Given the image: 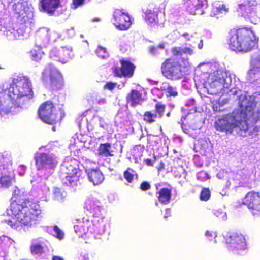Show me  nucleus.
<instances>
[{"label":"nucleus","instance_id":"1","mask_svg":"<svg viewBox=\"0 0 260 260\" xmlns=\"http://www.w3.org/2000/svg\"><path fill=\"white\" fill-rule=\"evenodd\" d=\"M6 212L14 220H8L7 224L17 228L19 225L31 226L35 224L42 211L39 202L29 198L26 192L15 187Z\"/></svg>","mask_w":260,"mask_h":260},{"label":"nucleus","instance_id":"3","mask_svg":"<svg viewBox=\"0 0 260 260\" xmlns=\"http://www.w3.org/2000/svg\"><path fill=\"white\" fill-rule=\"evenodd\" d=\"M80 161L70 158L62 165L59 177L62 183L68 186H75L81 183L85 177L83 171L80 169Z\"/></svg>","mask_w":260,"mask_h":260},{"label":"nucleus","instance_id":"11","mask_svg":"<svg viewBox=\"0 0 260 260\" xmlns=\"http://www.w3.org/2000/svg\"><path fill=\"white\" fill-rule=\"evenodd\" d=\"M237 12L252 24H257L259 21L260 17L258 15L256 5L248 0H244L243 3L239 4Z\"/></svg>","mask_w":260,"mask_h":260},{"label":"nucleus","instance_id":"48","mask_svg":"<svg viewBox=\"0 0 260 260\" xmlns=\"http://www.w3.org/2000/svg\"><path fill=\"white\" fill-rule=\"evenodd\" d=\"M52 260H63V259L59 256H53Z\"/></svg>","mask_w":260,"mask_h":260},{"label":"nucleus","instance_id":"42","mask_svg":"<svg viewBox=\"0 0 260 260\" xmlns=\"http://www.w3.org/2000/svg\"><path fill=\"white\" fill-rule=\"evenodd\" d=\"M182 55L183 54L191 55L193 54V50L190 47H185L182 48Z\"/></svg>","mask_w":260,"mask_h":260},{"label":"nucleus","instance_id":"12","mask_svg":"<svg viewBox=\"0 0 260 260\" xmlns=\"http://www.w3.org/2000/svg\"><path fill=\"white\" fill-rule=\"evenodd\" d=\"M242 204L247 206L253 215L260 214V192H248L243 198Z\"/></svg>","mask_w":260,"mask_h":260},{"label":"nucleus","instance_id":"7","mask_svg":"<svg viewBox=\"0 0 260 260\" xmlns=\"http://www.w3.org/2000/svg\"><path fill=\"white\" fill-rule=\"evenodd\" d=\"M37 115L42 121L51 125L60 122L62 117L55 104L51 101H45L39 106Z\"/></svg>","mask_w":260,"mask_h":260},{"label":"nucleus","instance_id":"51","mask_svg":"<svg viewBox=\"0 0 260 260\" xmlns=\"http://www.w3.org/2000/svg\"><path fill=\"white\" fill-rule=\"evenodd\" d=\"M205 235L206 236H211V234L209 233V232L208 231H206V233H205Z\"/></svg>","mask_w":260,"mask_h":260},{"label":"nucleus","instance_id":"45","mask_svg":"<svg viewBox=\"0 0 260 260\" xmlns=\"http://www.w3.org/2000/svg\"><path fill=\"white\" fill-rule=\"evenodd\" d=\"M165 165L164 162H160L158 166L157 167L158 171L160 172L163 171L165 169Z\"/></svg>","mask_w":260,"mask_h":260},{"label":"nucleus","instance_id":"19","mask_svg":"<svg viewBox=\"0 0 260 260\" xmlns=\"http://www.w3.org/2000/svg\"><path fill=\"white\" fill-rule=\"evenodd\" d=\"M209 89L211 90V94H216L224 87L225 78L222 73H217L208 78Z\"/></svg>","mask_w":260,"mask_h":260},{"label":"nucleus","instance_id":"15","mask_svg":"<svg viewBox=\"0 0 260 260\" xmlns=\"http://www.w3.org/2000/svg\"><path fill=\"white\" fill-rule=\"evenodd\" d=\"M84 208L95 218L92 221L103 220L104 217L101 213L102 206L99 201L88 198L84 203Z\"/></svg>","mask_w":260,"mask_h":260},{"label":"nucleus","instance_id":"30","mask_svg":"<svg viewBox=\"0 0 260 260\" xmlns=\"http://www.w3.org/2000/svg\"><path fill=\"white\" fill-rule=\"evenodd\" d=\"M30 58L36 62L40 61L43 56L44 53L40 49H33L29 52Z\"/></svg>","mask_w":260,"mask_h":260},{"label":"nucleus","instance_id":"39","mask_svg":"<svg viewBox=\"0 0 260 260\" xmlns=\"http://www.w3.org/2000/svg\"><path fill=\"white\" fill-rule=\"evenodd\" d=\"M216 7L219 14L223 13L226 14L229 11V8L224 4L219 5L218 6H216Z\"/></svg>","mask_w":260,"mask_h":260},{"label":"nucleus","instance_id":"32","mask_svg":"<svg viewBox=\"0 0 260 260\" xmlns=\"http://www.w3.org/2000/svg\"><path fill=\"white\" fill-rule=\"evenodd\" d=\"M162 90L165 91L167 97H175L178 95L176 88L170 85H168L166 88L163 87Z\"/></svg>","mask_w":260,"mask_h":260},{"label":"nucleus","instance_id":"5","mask_svg":"<svg viewBox=\"0 0 260 260\" xmlns=\"http://www.w3.org/2000/svg\"><path fill=\"white\" fill-rule=\"evenodd\" d=\"M189 66L187 59L177 60L170 57L166 59L161 65V71L168 78L178 79L182 78L187 71Z\"/></svg>","mask_w":260,"mask_h":260},{"label":"nucleus","instance_id":"37","mask_svg":"<svg viewBox=\"0 0 260 260\" xmlns=\"http://www.w3.org/2000/svg\"><path fill=\"white\" fill-rule=\"evenodd\" d=\"M85 0H73L71 4V8L73 9H76L78 7L83 5Z\"/></svg>","mask_w":260,"mask_h":260},{"label":"nucleus","instance_id":"29","mask_svg":"<svg viewBox=\"0 0 260 260\" xmlns=\"http://www.w3.org/2000/svg\"><path fill=\"white\" fill-rule=\"evenodd\" d=\"M111 148V145L109 143L100 144L98 149V155L106 157L114 156Z\"/></svg>","mask_w":260,"mask_h":260},{"label":"nucleus","instance_id":"20","mask_svg":"<svg viewBox=\"0 0 260 260\" xmlns=\"http://www.w3.org/2000/svg\"><path fill=\"white\" fill-rule=\"evenodd\" d=\"M182 3L186 10L192 15L204 13L202 8L207 4V0H182Z\"/></svg>","mask_w":260,"mask_h":260},{"label":"nucleus","instance_id":"35","mask_svg":"<svg viewBox=\"0 0 260 260\" xmlns=\"http://www.w3.org/2000/svg\"><path fill=\"white\" fill-rule=\"evenodd\" d=\"M53 231H54V236L58 239L61 240L64 237L63 232L58 227L57 225H55L53 227Z\"/></svg>","mask_w":260,"mask_h":260},{"label":"nucleus","instance_id":"50","mask_svg":"<svg viewBox=\"0 0 260 260\" xmlns=\"http://www.w3.org/2000/svg\"><path fill=\"white\" fill-rule=\"evenodd\" d=\"M158 47L160 49H164L165 48V45L164 44H160L158 45Z\"/></svg>","mask_w":260,"mask_h":260},{"label":"nucleus","instance_id":"18","mask_svg":"<svg viewBox=\"0 0 260 260\" xmlns=\"http://www.w3.org/2000/svg\"><path fill=\"white\" fill-rule=\"evenodd\" d=\"M49 55L53 60L66 63L71 58L72 50L66 47L54 48L50 51Z\"/></svg>","mask_w":260,"mask_h":260},{"label":"nucleus","instance_id":"25","mask_svg":"<svg viewBox=\"0 0 260 260\" xmlns=\"http://www.w3.org/2000/svg\"><path fill=\"white\" fill-rule=\"evenodd\" d=\"M88 176L89 180L94 185L101 183L104 180V177L99 169H92L88 170Z\"/></svg>","mask_w":260,"mask_h":260},{"label":"nucleus","instance_id":"44","mask_svg":"<svg viewBox=\"0 0 260 260\" xmlns=\"http://www.w3.org/2000/svg\"><path fill=\"white\" fill-rule=\"evenodd\" d=\"M156 160V157H154V160L152 161L150 159L147 158L144 160V162L145 164L148 166H152L153 165L154 162Z\"/></svg>","mask_w":260,"mask_h":260},{"label":"nucleus","instance_id":"13","mask_svg":"<svg viewBox=\"0 0 260 260\" xmlns=\"http://www.w3.org/2000/svg\"><path fill=\"white\" fill-rule=\"evenodd\" d=\"M166 106L161 102H157L154 105V111H146L143 115V120L148 124L155 122L157 118H161L165 114Z\"/></svg>","mask_w":260,"mask_h":260},{"label":"nucleus","instance_id":"9","mask_svg":"<svg viewBox=\"0 0 260 260\" xmlns=\"http://www.w3.org/2000/svg\"><path fill=\"white\" fill-rule=\"evenodd\" d=\"M11 166L10 157L0 152V184L2 187L9 188L14 181L15 175Z\"/></svg>","mask_w":260,"mask_h":260},{"label":"nucleus","instance_id":"21","mask_svg":"<svg viewBox=\"0 0 260 260\" xmlns=\"http://www.w3.org/2000/svg\"><path fill=\"white\" fill-rule=\"evenodd\" d=\"M159 9L157 5H149L145 12V20L149 25H155L158 22V12Z\"/></svg>","mask_w":260,"mask_h":260},{"label":"nucleus","instance_id":"28","mask_svg":"<svg viewBox=\"0 0 260 260\" xmlns=\"http://www.w3.org/2000/svg\"><path fill=\"white\" fill-rule=\"evenodd\" d=\"M60 0H41L43 9L48 13H53L59 6Z\"/></svg>","mask_w":260,"mask_h":260},{"label":"nucleus","instance_id":"26","mask_svg":"<svg viewBox=\"0 0 260 260\" xmlns=\"http://www.w3.org/2000/svg\"><path fill=\"white\" fill-rule=\"evenodd\" d=\"M13 9L19 17L23 19L28 17L27 14L29 13V8L25 3L17 2L13 5Z\"/></svg>","mask_w":260,"mask_h":260},{"label":"nucleus","instance_id":"43","mask_svg":"<svg viewBox=\"0 0 260 260\" xmlns=\"http://www.w3.org/2000/svg\"><path fill=\"white\" fill-rule=\"evenodd\" d=\"M219 15L216 6H212L210 15L211 17H215Z\"/></svg>","mask_w":260,"mask_h":260},{"label":"nucleus","instance_id":"4","mask_svg":"<svg viewBox=\"0 0 260 260\" xmlns=\"http://www.w3.org/2000/svg\"><path fill=\"white\" fill-rule=\"evenodd\" d=\"M8 90V96L14 104H18L19 100L22 98L30 99L34 96L31 83L29 79L24 76L13 78Z\"/></svg>","mask_w":260,"mask_h":260},{"label":"nucleus","instance_id":"53","mask_svg":"<svg viewBox=\"0 0 260 260\" xmlns=\"http://www.w3.org/2000/svg\"><path fill=\"white\" fill-rule=\"evenodd\" d=\"M167 116H170V113H169V112H168V113L167 114Z\"/></svg>","mask_w":260,"mask_h":260},{"label":"nucleus","instance_id":"41","mask_svg":"<svg viewBox=\"0 0 260 260\" xmlns=\"http://www.w3.org/2000/svg\"><path fill=\"white\" fill-rule=\"evenodd\" d=\"M116 85H117L116 83H114V82H108L104 85V89H107L110 91H112L115 88Z\"/></svg>","mask_w":260,"mask_h":260},{"label":"nucleus","instance_id":"54","mask_svg":"<svg viewBox=\"0 0 260 260\" xmlns=\"http://www.w3.org/2000/svg\"><path fill=\"white\" fill-rule=\"evenodd\" d=\"M202 45L201 47H200L199 48H202Z\"/></svg>","mask_w":260,"mask_h":260},{"label":"nucleus","instance_id":"47","mask_svg":"<svg viewBox=\"0 0 260 260\" xmlns=\"http://www.w3.org/2000/svg\"><path fill=\"white\" fill-rule=\"evenodd\" d=\"M171 216V210L170 208L166 209V215H164V218H167Z\"/></svg>","mask_w":260,"mask_h":260},{"label":"nucleus","instance_id":"27","mask_svg":"<svg viewBox=\"0 0 260 260\" xmlns=\"http://www.w3.org/2000/svg\"><path fill=\"white\" fill-rule=\"evenodd\" d=\"M159 202L163 204H168L171 199L172 188H162L157 192Z\"/></svg>","mask_w":260,"mask_h":260},{"label":"nucleus","instance_id":"8","mask_svg":"<svg viewBox=\"0 0 260 260\" xmlns=\"http://www.w3.org/2000/svg\"><path fill=\"white\" fill-rule=\"evenodd\" d=\"M224 239L229 250L234 254L243 255L247 252L245 238L241 233L229 232L224 236Z\"/></svg>","mask_w":260,"mask_h":260},{"label":"nucleus","instance_id":"38","mask_svg":"<svg viewBox=\"0 0 260 260\" xmlns=\"http://www.w3.org/2000/svg\"><path fill=\"white\" fill-rule=\"evenodd\" d=\"M171 52L174 56H182V48L180 47H174L171 49Z\"/></svg>","mask_w":260,"mask_h":260},{"label":"nucleus","instance_id":"22","mask_svg":"<svg viewBox=\"0 0 260 260\" xmlns=\"http://www.w3.org/2000/svg\"><path fill=\"white\" fill-rule=\"evenodd\" d=\"M255 106L256 104L254 102L250 103L248 105H246L245 107L242 104L239 105L240 108L239 111L242 110L244 112H245L247 118L248 114L249 113L250 118L252 122L255 123L260 121V110L254 111Z\"/></svg>","mask_w":260,"mask_h":260},{"label":"nucleus","instance_id":"6","mask_svg":"<svg viewBox=\"0 0 260 260\" xmlns=\"http://www.w3.org/2000/svg\"><path fill=\"white\" fill-rule=\"evenodd\" d=\"M235 122H229L227 119H219L215 123L216 129L221 132L232 133L236 128L240 131H247L248 129V124L247 123V117L245 112L237 111L234 115Z\"/></svg>","mask_w":260,"mask_h":260},{"label":"nucleus","instance_id":"46","mask_svg":"<svg viewBox=\"0 0 260 260\" xmlns=\"http://www.w3.org/2000/svg\"><path fill=\"white\" fill-rule=\"evenodd\" d=\"M101 226H99V227H96L95 229H92V228H90V231L91 232H93V233H99L101 231Z\"/></svg>","mask_w":260,"mask_h":260},{"label":"nucleus","instance_id":"24","mask_svg":"<svg viewBox=\"0 0 260 260\" xmlns=\"http://www.w3.org/2000/svg\"><path fill=\"white\" fill-rule=\"evenodd\" d=\"M90 223L89 220L77 219L74 226V231L79 237H82L90 229Z\"/></svg>","mask_w":260,"mask_h":260},{"label":"nucleus","instance_id":"14","mask_svg":"<svg viewBox=\"0 0 260 260\" xmlns=\"http://www.w3.org/2000/svg\"><path fill=\"white\" fill-rule=\"evenodd\" d=\"M121 66H114L112 68L114 76L118 77H132L134 73L135 66L129 60L122 59L120 60Z\"/></svg>","mask_w":260,"mask_h":260},{"label":"nucleus","instance_id":"40","mask_svg":"<svg viewBox=\"0 0 260 260\" xmlns=\"http://www.w3.org/2000/svg\"><path fill=\"white\" fill-rule=\"evenodd\" d=\"M150 184L148 182L146 181H143L140 185V189L143 191L148 190L150 189Z\"/></svg>","mask_w":260,"mask_h":260},{"label":"nucleus","instance_id":"36","mask_svg":"<svg viewBox=\"0 0 260 260\" xmlns=\"http://www.w3.org/2000/svg\"><path fill=\"white\" fill-rule=\"evenodd\" d=\"M129 168L124 171L123 173L124 178L128 183H132L134 180V175L129 172Z\"/></svg>","mask_w":260,"mask_h":260},{"label":"nucleus","instance_id":"2","mask_svg":"<svg viewBox=\"0 0 260 260\" xmlns=\"http://www.w3.org/2000/svg\"><path fill=\"white\" fill-rule=\"evenodd\" d=\"M257 42L254 31L250 27L233 28L228 32L229 48L236 52H249L256 46Z\"/></svg>","mask_w":260,"mask_h":260},{"label":"nucleus","instance_id":"31","mask_svg":"<svg viewBox=\"0 0 260 260\" xmlns=\"http://www.w3.org/2000/svg\"><path fill=\"white\" fill-rule=\"evenodd\" d=\"M30 251L34 254L42 253L44 247L41 243H32L30 246Z\"/></svg>","mask_w":260,"mask_h":260},{"label":"nucleus","instance_id":"33","mask_svg":"<svg viewBox=\"0 0 260 260\" xmlns=\"http://www.w3.org/2000/svg\"><path fill=\"white\" fill-rule=\"evenodd\" d=\"M211 196V192L208 188H203L200 193V199L202 201H208Z\"/></svg>","mask_w":260,"mask_h":260},{"label":"nucleus","instance_id":"17","mask_svg":"<svg viewBox=\"0 0 260 260\" xmlns=\"http://www.w3.org/2000/svg\"><path fill=\"white\" fill-rule=\"evenodd\" d=\"M114 25L120 30H125L131 25V18L127 13L116 10L113 14Z\"/></svg>","mask_w":260,"mask_h":260},{"label":"nucleus","instance_id":"10","mask_svg":"<svg viewBox=\"0 0 260 260\" xmlns=\"http://www.w3.org/2000/svg\"><path fill=\"white\" fill-rule=\"evenodd\" d=\"M49 79V85L52 90L57 91L64 86V80L61 73L56 69L49 67L42 73V79L44 81Z\"/></svg>","mask_w":260,"mask_h":260},{"label":"nucleus","instance_id":"16","mask_svg":"<svg viewBox=\"0 0 260 260\" xmlns=\"http://www.w3.org/2000/svg\"><path fill=\"white\" fill-rule=\"evenodd\" d=\"M34 159L38 170L52 169L56 166L55 158L52 155L48 153H40L36 155Z\"/></svg>","mask_w":260,"mask_h":260},{"label":"nucleus","instance_id":"49","mask_svg":"<svg viewBox=\"0 0 260 260\" xmlns=\"http://www.w3.org/2000/svg\"><path fill=\"white\" fill-rule=\"evenodd\" d=\"M4 94L5 93L3 92V90H0V105L2 104L1 99L3 96H4Z\"/></svg>","mask_w":260,"mask_h":260},{"label":"nucleus","instance_id":"34","mask_svg":"<svg viewBox=\"0 0 260 260\" xmlns=\"http://www.w3.org/2000/svg\"><path fill=\"white\" fill-rule=\"evenodd\" d=\"M96 53L100 57L102 58H105L108 55L106 49L101 46H99L96 49Z\"/></svg>","mask_w":260,"mask_h":260},{"label":"nucleus","instance_id":"52","mask_svg":"<svg viewBox=\"0 0 260 260\" xmlns=\"http://www.w3.org/2000/svg\"><path fill=\"white\" fill-rule=\"evenodd\" d=\"M253 70L254 72H256V70L255 67H253V68L252 69V70Z\"/></svg>","mask_w":260,"mask_h":260},{"label":"nucleus","instance_id":"23","mask_svg":"<svg viewBox=\"0 0 260 260\" xmlns=\"http://www.w3.org/2000/svg\"><path fill=\"white\" fill-rule=\"evenodd\" d=\"M126 102L132 107L141 105L144 101L142 93L137 89H132L126 95Z\"/></svg>","mask_w":260,"mask_h":260}]
</instances>
